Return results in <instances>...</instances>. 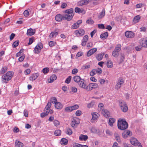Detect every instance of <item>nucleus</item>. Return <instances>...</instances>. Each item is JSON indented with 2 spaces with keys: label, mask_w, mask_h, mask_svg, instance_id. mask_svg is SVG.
Returning <instances> with one entry per match:
<instances>
[{
  "label": "nucleus",
  "mask_w": 147,
  "mask_h": 147,
  "mask_svg": "<svg viewBox=\"0 0 147 147\" xmlns=\"http://www.w3.org/2000/svg\"><path fill=\"white\" fill-rule=\"evenodd\" d=\"M19 41L16 40L14 42L12 46L13 47H16L18 46L19 43Z\"/></svg>",
  "instance_id": "44"
},
{
  "label": "nucleus",
  "mask_w": 147,
  "mask_h": 147,
  "mask_svg": "<svg viewBox=\"0 0 147 147\" xmlns=\"http://www.w3.org/2000/svg\"><path fill=\"white\" fill-rule=\"evenodd\" d=\"M97 50V49L96 48H94L92 49L89 51L87 53V57H90L93 54L95 53Z\"/></svg>",
  "instance_id": "13"
},
{
  "label": "nucleus",
  "mask_w": 147,
  "mask_h": 147,
  "mask_svg": "<svg viewBox=\"0 0 147 147\" xmlns=\"http://www.w3.org/2000/svg\"><path fill=\"white\" fill-rule=\"evenodd\" d=\"M7 71V67H3L1 69L0 73L1 74H3Z\"/></svg>",
  "instance_id": "41"
},
{
  "label": "nucleus",
  "mask_w": 147,
  "mask_h": 147,
  "mask_svg": "<svg viewBox=\"0 0 147 147\" xmlns=\"http://www.w3.org/2000/svg\"><path fill=\"white\" fill-rule=\"evenodd\" d=\"M65 12L66 14L64 16L60 14L56 15L55 17V19L56 21L57 22H61L62 20H71L72 19L74 14L73 9L70 8L67 9L65 11Z\"/></svg>",
  "instance_id": "1"
},
{
  "label": "nucleus",
  "mask_w": 147,
  "mask_h": 147,
  "mask_svg": "<svg viewBox=\"0 0 147 147\" xmlns=\"http://www.w3.org/2000/svg\"><path fill=\"white\" fill-rule=\"evenodd\" d=\"M131 143L135 146H138V147H143L141 143L138 142L136 139L134 137H131L130 140Z\"/></svg>",
  "instance_id": "5"
},
{
  "label": "nucleus",
  "mask_w": 147,
  "mask_h": 147,
  "mask_svg": "<svg viewBox=\"0 0 147 147\" xmlns=\"http://www.w3.org/2000/svg\"><path fill=\"white\" fill-rule=\"evenodd\" d=\"M117 126L119 129L124 130L127 128L128 125L124 119H119L118 121Z\"/></svg>",
  "instance_id": "3"
},
{
  "label": "nucleus",
  "mask_w": 147,
  "mask_h": 147,
  "mask_svg": "<svg viewBox=\"0 0 147 147\" xmlns=\"http://www.w3.org/2000/svg\"><path fill=\"white\" fill-rule=\"evenodd\" d=\"M105 15V9H103L102 11L98 16V18L100 19L103 18Z\"/></svg>",
  "instance_id": "30"
},
{
  "label": "nucleus",
  "mask_w": 147,
  "mask_h": 147,
  "mask_svg": "<svg viewBox=\"0 0 147 147\" xmlns=\"http://www.w3.org/2000/svg\"><path fill=\"white\" fill-rule=\"evenodd\" d=\"M88 137L87 135H85L83 134H81L79 137V139L80 140H84V141H86V140L88 139Z\"/></svg>",
  "instance_id": "25"
},
{
  "label": "nucleus",
  "mask_w": 147,
  "mask_h": 147,
  "mask_svg": "<svg viewBox=\"0 0 147 147\" xmlns=\"http://www.w3.org/2000/svg\"><path fill=\"white\" fill-rule=\"evenodd\" d=\"M82 114V112L80 110H77L76 113V115L77 116H80Z\"/></svg>",
  "instance_id": "61"
},
{
  "label": "nucleus",
  "mask_w": 147,
  "mask_h": 147,
  "mask_svg": "<svg viewBox=\"0 0 147 147\" xmlns=\"http://www.w3.org/2000/svg\"><path fill=\"white\" fill-rule=\"evenodd\" d=\"M74 121L75 122V123H76V125L79 124L80 122V120L77 117H74L73 118Z\"/></svg>",
  "instance_id": "36"
},
{
  "label": "nucleus",
  "mask_w": 147,
  "mask_h": 147,
  "mask_svg": "<svg viewBox=\"0 0 147 147\" xmlns=\"http://www.w3.org/2000/svg\"><path fill=\"white\" fill-rule=\"evenodd\" d=\"M104 55V54L102 53L101 54H98L96 56V58L98 61L101 60L103 58V57Z\"/></svg>",
  "instance_id": "33"
},
{
  "label": "nucleus",
  "mask_w": 147,
  "mask_h": 147,
  "mask_svg": "<svg viewBox=\"0 0 147 147\" xmlns=\"http://www.w3.org/2000/svg\"><path fill=\"white\" fill-rule=\"evenodd\" d=\"M39 76L38 74L35 73L32 74L29 78V80L30 81H33L35 80Z\"/></svg>",
  "instance_id": "14"
},
{
  "label": "nucleus",
  "mask_w": 147,
  "mask_h": 147,
  "mask_svg": "<svg viewBox=\"0 0 147 147\" xmlns=\"http://www.w3.org/2000/svg\"><path fill=\"white\" fill-rule=\"evenodd\" d=\"M125 35L128 38H132L135 36V33L131 31H127L125 32Z\"/></svg>",
  "instance_id": "11"
},
{
  "label": "nucleus",
  "mask_w": 147,
  "mask_h": 147,
  "mask_svg": "<svg viewBox=\"0 0 147 147\" xmlns=\"http://www.w3.org/2000/svg\"><path fill=\"white\" fill-rule=\"evenodd\" d=\"M85 31L84 29H80L79 30H76L75 32V35L77 36H82L84 34Z\"/></svg>",
  "instance_id": "12"
},
{
  "label": "nucleus",
  "mask_w": 147,
  "mask_h": 147,
  "mask_svg": "<svg viewBox=\"0 0 147 147\" xmlns=\"http://www.w3.org/2000/svg\"><path fill=\"white\" fill-rule=\"evenodd\" d=\"M58 34V33L55 30L54 32H52L49 35V37L50 38H53L55 37Z\"/></svg>",
  "instance_id": "20"
},
{
  "label": "nucleus",
  "mask_w": 147,
  "mask_h": 147,
  "mask_svg": "<svg viewBox=\"0 0 147 147\" xmlns=\"http://www.w3.org/2000/svg\"><path fill=\"white\" fill-rule=\"evenodd\" d=\"M49 71V68L48 67H46L43 69L42 72L43 73L45 74L47 73Z\"/></svg>",
  "instance_id": "53"
},
{
  "label": "nucleus",
  "mask_w": 147,
  "mask_h": 147,
  "mask_svg": "<svg viewBox=\"0 0 147 147\" xmlns=\"http://www.w3.org/2000/svg\"><path fill=\"white\" fill-rule=\"evenodd\" d=\"M86 23L89 24H92L94 23V21L90 18L87 20Z\"/></svg>",
  "instance_id": "45"
},
{
  "label": "nucleus",
  "mask_w": 147,
  "mask_h": 147,
  "mask_svg": "<svg viewBox=\"0 0 147 147\" xmlns=\"http://www.w3.org/2000/svg\"><path fill=\"white\" fill-rule=\"evenodd\" d=\"M124 83V81L123 79L121 78H119L118 81L117 82L115 86V88L118 90L121 86Z\"/></svg>",
  "instance_id": "8"
},
{
  "label": "nucleus",
  "mask_w": 147,
  "mask_h": 147,
  "mask_svg": "<svg viewBox=\"0 0 147 147\" xmlns=\"http://www.w3.org/2000/svg\"><path fill=\"white\" fill-rule=\"evenodd\" d=\"M93 46V44L92 42H88L87 45V47L88 49H90Z\"/></svg>",
  "instance_id": "43"
},
{
  "label": "nucleus",
  "mask_w": 147,
  "mask_h": 147,
  "mask_svg": "<svg viewBox=\"0 0 147 147\" xmlns=\"http://www.w3.org/2000/svg\"><path fill=\"white\" fill-rule=\"evenodd\" d=\"M121 45H120L118 44L115 47V50L119 52L121 50Z\"/></svg>",
  "instance_id": "38"
},
{
  "label": "nucleus",
  "mask_w": 147,
  "mask_h": 147,
  "mask_svg": "<svg viewBox=\"0 0 147 147\" xmlns=\"http://www.w3.org/2000/svg\"><path fill=\"white\" fill-rule=\"evenodd\" d=\"M131 134L130 131L129 130H127L124 131L122 134V136L123 138H126L128 137V136H131Z\"/></svg>",
  "instance_id": "15"
},
{
  "label": "nucleus",
  "mask_w": 147,
  "mask_h": 147,
  "mask_svg": "<svg viewBox=\"0 0 147 147\" xmlns=\"http://www.w3.org/2000/svg\"><path fill=\"white\" fill-rule=\"evenodd\" d=\"M103 107L104 105L102 103H100L98 105V109L99 112H101V113L102 111H103L104 110L103 109Z\"/></svg>",
  "instance_id": "26"
},
{
  "label": "nucleus",
  "mask_w": 147,
  "mask_h": 147,
  "mask_svg": "<svg viewBox=\"0 0 147 147\" xmlns=\"http://www.w3.org/2000/svg\"><path fill=\"white\" fill-rule=\"evenodd\" d=\"M108 36V33L106 32L101 34L100 35V38L102 39H105L107 38Z\"/></svg>",
  "instance_id": "27"
},
{
  "label": "nucleus",
  "mask_w": 147,
  "mask_h": 147,
  "mask_svg": "<svg viewBox=\"0 0 147 147\" xmlns=\"http://www.w3.org/2000/svg\"><path fill=\"white\" fill-rule=\"evenodd\" d=\"M140 18V16L139 15L135 16L133 19V22L135 24L139 22Z\"/></svg>",
  "instance_id": "22"
},
{
  "label": "nucleus",
  "mask_w": 147,
  "mask_h": 147,
  "mask_svg": "<svg viewBox=\"0 0 147 147\" xmlns=\"http://www.w3.org/2000/svg\"><path fill=\"white\" fill-rule=\"evenodd\" d=\"M13 74V72L9 71L2 76V81L3 83H7L12 77Z\"/></svg>",
  "instance_id": "2"
},
{
  "label": "nucleus",
  "mask_w": 147,
  "mask_h": 147,
  "mask_svg": "<svg viewBox=\"0 0 147 147\" xmlns=\"http://www.w3.org/2000/svg\"><path fill=\"white\" fill-rule=\"evenodd\" d=\"M23 144L21 142L16 140L15 143V147H23Z\"/></svg>",
  "instance_id": "23"
},
{
  "label": "nucleus",
  "mask_w": 147,
  "mask_h": 147,
  "mask_svg": "<svg viewBox=\"0 0 147 147\" xmlns=\"http://www.w3.org/2000/svg\"><path fill=\"white\" fill-rule=\"evenodd\" d=\"M83 5H86L88 4L89 1L90 0H82Z\"/></svg>",
  "instance_id": "63"
},
{
  "label": "nucleus",
  "mask_w": 147,
  "mask_h": 147,
  "mask_svg": "<svg viewBox=\"0 0 147 147\" xmlns=\"http://www.w3.org/2000/svg\"><path fill=\"white\" fill-rule=\"evenodd\" d=\"M114 136L115 137V139L118 142H121V140L120 139V137L117 134H114Z\"/></svg>",
  "instance_id": "39"
},
{
  "label": "nucleus",
  "mask_w": 147,
  "mask_h": 147,
  "mask_svg": "<svg viewBox=\"0 0 147 147\" xmlns=\"http://www.w3.org/2000/svg\"><path fill=\"white\" fill-rule=\"evenodd\" d=\"M65 133L68 135H70L72 134L73 132L72 130L70 128H67L66 129Z\"/></svg>",
  "instance_id": "34"
},
{
  "label": "nucleus",
  "mask_w": 147,
  "mask_h": 147,
  "mask_svg": "<svg viewBox=\"0 0 147 147\" xmlns=\"http://www.w3.org/2000/svg\"><path fill=\"white\" fill-rule=\"evenodd\" d=\"M115 119L113 118H110L109 119L108 121V124L111 127L113 126V124L115 121Z\"/></svg>",
  "instance_id": "24"
},
{
  "label": "nucleus",
  "mask_w": 147,
  "mask_h": 147,
  "mask_svg": "<svg viewBox=\"0 0 147 147\" xmlns=\"http://www.w3.org/2000/svg\"><path fill=\"white\" fill-rule=\"evenodd\" d=\"M113 65V64L112 62L109 60L107 62V66L109 68H111L112 67Z\"/></svg>",
  "instance_id": "37"
},
{
  "label": "nucleus",
  "mask_w": 147,
  "mask_h": 147,
  "mask_svg": "<svg viewBox=\"0 0 147 147\" xmlns=\"http://www.w3.org/2000/svg\"><path fill=\"white\" fill-rule=\"evenodd\" d=\"M57 78V77L56 75L54 74L53 75L50 77V81L48 82L49 83L52 82L54 80H56Z\"/></svg>",
  "instance_id": "28"
},
{
  "label": "nucleus",
  "mask_w": 147,
  "mask_h": 147,
  "mask_svg": "<svg viewBox=\"0 0 147 147\" xmlns=\"http://www.w3.org/2000/svg\"><path fill=\"white\" fill-rule=\"evenodd\" d=\"M75 11L76 13H80L83 11L84 9H80L78 7H76L75 9Z\"/></svg>",
  "instance_id": "31"
},
{
  "label": "nucleus",
  "mask_w": 147,
  "mask_h": 147,
  "mask_svg": "<svg viewBox=\"0 0 147 147\" xmlns=\"http://www.w3.org/2000/svg\"><path fill=\"white\" fill-rule=\"evenodd\" d=\"M98 85L95 83H92L89 84L88 86V89L87 91H89L92 90L93 88H96L98 87Z\"/></svg>",
  "instance_id": "9"
},
{
  "label": "nucleus",
  "mask_w": 147,
  "mask_h": 147,
  "mask_svg": "<svg viewBox=\"0 0 147 147\" xmlns=\"http://www.w3.org/2000/svg\"><path fill=\"white\" fill-rule=\"evenodd\" d=\"M73 109V111L78 109L79 108V106L78 105H75L73 106H71Z\"/></svg>",
  "instance_id": "56"
},
{
  "label": "nucleus",
  "mask_w": 147,
  "mask_h": 147,
  "mask_svg": "<svg viewBox=\"0 0 147 147\" xmlns=\"http://www.w3.org/2000/svg\"><path fill=\"white\" fill-rule=\"evenodd\" d=\"M119 52L116 50H114L112 52V55L115 57H117L119 55Z\"/></svg>",
  "instance_id": "32"
},
{
  "label": "nucleus",
  "mask_w": 147,
  "mask_h": 147,
  "mask_svg": "<svg viewBox=\"0 0 147 147\" xmlns=\"http://www.w3.org/2000/svg\"><path fill=\"white\" fill-rule=\"evenodd\" d=\"M125 59V55L123 54H121V55L120 59L121 62L123 61Z\"/></svg>",
  "instance_id": "60"
},
{
  "label": "nucleus",
  "mask_w": 147,
  "mask_h": 147,
  "mask_svg": "<svg viewBox=\"0 0 147 147\" xmlns=\"http://www.w3.org/2000/svg\"><path fill=\"white\" fill-rule=\"evenodd\" d=\"M35 33V30L32 28L29 29L27 30V35L32 36Z\"/></svg>",
  "instance_id": "17"
},
{
  "label": "nucleus",
  "mask_w": 147,
  "mask_h": 147,
  "mask_svg": "<svg viewBox=\"0 0 147 147\" xmlns=\"http://www.w3.org/2000/svg\"><path fill=\"white\" fill-rule=\"evenodd\" d=\"M94 105V102L93 101H92L88 104L87 106L89 108L92 107Z\"/></svg>",
  "instance_id": "49"
},
{
  "label": "nucleus",
  "mask_w": 147,
  "mask_h": 147,
  "mask_svg": "<svg viewBox=\"0 0 147 147\" xmlns=\"http://www.w3.org/2000/svg\"><path fill=\"white\" fill-rule=\"evenodd\" d=\"M68 143V141L65 138H62L61 140V144L62 145H66Z\"/></svg>",
  "instance_id": "29"
},
{
  "label": "nucleus",
  "mask_w": 147,
  "mask_h": 147,
  "mask_svg": "<svg viewBox=\"0 0 147 147\" xmlns=\"http://www.w3.org/2000/svg\"><path fill=\"white\" fill-rule=\"evenodd\" d=\"M82 79L78 76H76L73 77L74 81L77 83H78Z\"/></svg>",
  "instance_id": "21"
},
{
  "label": "nucleus",
  "mask_w": 147,
  "mask_h": 147,
  "mask_svg": "<svg viewBox=\"0 0 147 147\" xmlns=\"http://www.w3.org/2000/svg\"><path fill=\"white\" fill-rule=\"evenodd\" d=\"M51 105V102H48L45 109V111L46 112H48V113H49L51 114L52 113H53V110H51L50 109Z\"/></svg>",
  "instance_id": "7"
},
{
  "label": "nucleus",
  "mask_w": 147,
  "mask_h": 147,
  "mask_svg": "<svg viewBox=\"0 0 147 147\" xmlns=\"http://www.w3.org/2000/svg\"><path fill=\"white\" fill-rule=\"evenodd\" d=\"M99 114L96 113H94L92 114V119H93L94 120H95L98 117V115Z\"/></svg>",
  "instance_id": "35"
},
{
  "label": "nucleus",
  "mask_w": 147,
  "mask_h": 147,
  "mask_svg": "<svg viewBox=\"0 0 147 147\" xmlns=\"http://www.w3.org/2000/svg\"><path fill=\"white\" fill-rule=\"evenodd\" d=\"M71 77L70 76H69L65 80V82L67 84H69L71 81Z\"/></svg>",
  "instance_id": "52"
},
{
  "label": "nucleus",
  "mask_w": 147,
  "mask_h": 147,
  "mask_svg": "<svg viewBox=\"0 0 147 147\" xmlns=\"http://www.w3.org/2000/svg\"><path fill=\"white\" fill-rule=\"evenodd\" d=\"M90 65L89 64H86L82 66V68L83 69H86L89 68Z\"/></svg>",
  "instance_id": "47"
},
{
  "label": "nucleus",
  "mask_w": 147,
  "mask_h": 147,
  "mask_svg": "<svg viewBox=\"0 0 147 147\" xmlns=\"http://www.w3.org/2000/svg\"><path fill=\"white\" fill-rule=\"evenodd\" d=\"M88 39V36L87 35L84 36L83 39V41L87 42Z\"/></svg>",
  "instance_id": "57"
},
{
  "label": "nucleus",
  "mask_w": 147,
  "mask_h": 147,
  "mask_svg": "<svg viewBox=\"0 0 147 147\" xmlns=\"http://www.w3.org/2000/svg\"><path fill=\"white\" fill-rule=\"evenodd\" d=\"M106 133L109 136H111L112 135V132L109 129H106Z\"/></svg>",
  "instance_id": "64"
},
{
  "label": "nucleus",
  "mask_w": 147,
  "mask_h": 147,
  "mask_svg": "<svg viewBox=\"0 0 147 147\" xmlns=\"http://www.w3.org/2000/svg\"><path fill=\"white\" fill-rule=\"evenodd\" d=\"M57 99L55 97H53L51 98V101L53 103H54L55 104V103L57 102Z\"/></svg>",
  "instance_id": "50"
},
{
  "label": "nucleus",
  "mask_w": 147,
  "mask_h": 147,
  "mask_svg": "<svg viewBox=\"0 0 147 147\" xmlns=\"http://www.w3.org/2000/svg\"><path fill=\"white\" fill-rule=\"evenodd\" d=\"M42 48V45L36 46L34 48L35 53H36L38 54L40 52L41 49Z\"/></svg>",
  "instance_id": "18"
},
{
  "label": "nucleus",
  "mask_w": 147,
  "mask_h": 147,
  "mask_svg": "<svg viewBox=\"0 0 147 147\" xmlns=\"http://www.w3.org/2000/svg\"><path fill=\"white\" fill-rule=\"evenodd\" d=\"M56 44V43L52 41H51L49 42V45L50 47H53Z\"/></svg>",
  "instance_id": "59"
},
{
  "label": "nucleus",
  "mask_w": 147,
  "mask_h": 147,
  "mask_svg": "<svg viewBox=\"0 0 147 147\" xmlns=\"http://www.w3.org/2000/svg\"><path fill=\"white\" fill-rule=\"evenodd\" d=\"M61 133V131L60 130H56L54 132L55 135L56 136H60Z\"/></svg>",
  "instance_id": "40"
},
{
  "label": "nucleus",
  "mask_w": 147,
  "mask_h": 147,
  "mask_svg": "<svg viewBox=\"0 0 147 147\" xmlns=\"http://www.w3.org/2000/svg\"><path fill=\"white\" fill-rule=\"evenodd\" d=\"M78 84L80 87L84 89L87 91L88 89V86H87L86 84L84 82V80L83 79H82L80 82L78 83Z\"/></svg>",
  "instance_id": "10"
},
{
  "label": "nucleus",
  "mask_w": 147,
  "mask_h": 147,
  "mask_svg": "<svg viewBox=\"0 0 147 147\" xmlns=\"http://www.w3.org/2000/svg\"><path fill=\"white\" fill-rule=\"evenodd\" d=\"M24 16L25 17L28 16L29 15V11L28 10H25L24 12Z\"/></svg>",
  "instance_id": "54"
},
{
  "label": "nucleus",
  "mask_w": 147,
  "mask_h": 147,
  "mask_svg": "<svg viewBox=\"0 0 147 147\" xmlns=\"http://www.w3.org/2000/svg\"><path fill=\"white\" fill-rule=\"evenodd\" d=\"M55 107L57 109H61L63 107V105L60 102H57L55 103Z\"/></svg>",
  "instance_id": "19"
},
{
  "label": "nucleus",
  "mask_w": 147,
  "mask_h": 147,
  "mask_svg": "<svg viewBox=\"0 0 147 147\" xmlns=\"http://www.w3.org/2000/svg\"><path fill=\"white\" fill-rule=\"evenodd\" d=\"M101 113L106 118L109 117L110 115L109 112L107 110H104Z\"/></svg>",
  "instance_id": "16"
},
{
  "label": "nucleus",
  "mask_w": 147,
  "mask_h": 147,
  "mask_svg": "<svg viewBox=\"0 0 147 147\" xmlns=\"http://www.w3.org/2000/svg\"><path fill=\"white\" fill-rule=\"evenodd\" d=\"M49 113H48V112H45V113L44 112L41 113L40 116L42 117L43 118L45 116L47 115Z\"/></svg>",
  "instance_id": "58"
},
{
  "label": "nucleus",
  "mask_w": 147,
  "mask_h": 147,
  "mask_svg": "<svg viewBox=\"0 0 147 147\" xmlns=\"http://www.w3.org/2000/svg\"><path fill=\"white\" fill-rule=\"evenodd\" d=\"M119 105L122 111L126 112L128 110V108L126 102L124 101L121 100L119 102Z\"/></svg>",
  "instance_id": "4"
},
{
  "label": "nucleus",
  "mask_w": 147,
  "mask_h": 147,
  "mask_svg": "<svg viewBox=\"0 0 147 147\" xmlns=\"http://www.w3.org/2000/svg\"><path fill=\"white\" fill-rule=\"evenodd\" d=\"M139 43L142 47L147 48V37L140 39Z\"/></svg>",
  "instance_id": "6"
},
{
  "label": "nucleus",
  "mask_w": 147,
  "mask_h": 147,
  "mask_svg": "<svg viewBox=\"0 0 147 147\" xmlns=\"http://www.w3.org/2000/svg\"><path fill=\"white\" fill-rule=\"evenodd\" d=\"M79 27V25H78L77 23H75L71 27V28L73 29H76Z\"/></svg>",
  "instance_id": "42"
},
{
  "label": "nucleus",
  "mask_w": 147,
  "mask_h": 147,
  "mask_svg": "<svg viewBox=\"0 0 147 147\" xmlns=\"http://www.w3.org/2000/svg\"><path fill=\"white\" fill-rule=\"evenodd\" d=\"M78 70L76 68L74 69L72 71V74H76L78 72Z\"/></svg>",
  "instance_id": "55"
},
{
  "label": "nucleus",
  "mask_w": 147,
  "mask_h": 147,
  "mask_svg": "<svg viewBox=\"0 0 147 147\" xmlns=\"http://www.w3.org/2000/svg\"><path fill=\"white\" fill-rule=\"evenodd\" d=\"M53 123L55 126L57 127L59 125L60 123L58 120H55L53 121Z\"/></svg>",
  "instance_id": "51"
},
{
  "label": "nucleus",
  "mask_w": 147,
  "mask_h": 147,
  "mask_svg": "<svg viewBox=\"0 0 147 147\" xmlns=\"http://www.w3.org/2000/svg\"><path fill=\"white\" fill-rule=\"evenodd\" d=\"M30 70L29 69H28L24 71V73L25 74L28 75L30 73Z\"/></svg>",
  "instance_id": "62"
},
{
  "label": "nucleus",
  "mask_w": 147,
  "mask_h": 147,
  "mask_svg": "<svg viewBox=\"0 0 147 147\" xmlns=\"http://www.w3.org/2000/svg\"><path fill=\"white\" fill-rule=\"evenodd\" d=\"M65 110L67 112H71L73 111V109L71 106L65 108Z\"/></svg>",
  "instance_id": "46"
},
{
  "label": "nucleus",
  "mask_w": 147,
  "mask_h": 147,
  "mask_svg": "<svg viewBox=\"0 0 147 147\" xmlns=\"http://www.w3.org/2000/svg\"><path fill=\"white\" fill-rule=\"evenodd\" d=\"M96 69H93L90 72V75L92 76H94L95 74H96Z\"/></svg>",
  "instance_id": "48"
}]
</instances>
